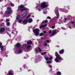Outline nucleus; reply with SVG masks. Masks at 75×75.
<instances>
[{
	"instance_id": "obj_1",
	"label": "nucleus",
	"mask_w": 75,
	"mask_h": 75,
	"mask_svg": "<svg viewBox=\"0 0 75 75\" xmlns=\"http://www.w3.org/2000/svg\"><path fill=\"white\" fill-rule=\"evenodd\" d=\"M20 10V11H23L24 10H27V8H25V7L23 6V5H21L18 7V8H19Z\"/></svg>"
},
{
	"instance_id": "obj_2",
	"label": "nucleus",
	"mask_w": 75,
	"mask_h": 75,
	"mask_svg": "<svg viewBox=\"0 0 75 75\" xmlns=\"http://www.w3.org/2000/svg\"><path fill=\"white\" fill-rule=\"evenodd\" d=\"M39 30L38 29H36L33 30L34 33H35L36 36H37L39 34V32H38Z\"/></svg>"
},
{
	"instance_id": "obj_3",
	"label": "nucleus",
	"mask_w": 75,
	"mask_h": 75,
	"mask_svg": "<svg viewBox=\"0 0 75 75\" xmlns=\"http://www.w3.org/2000/svg\"><path fill=\"white\" fill-rule=\"evenodd\" d=\"M41 7L42 8H45L47 7V5H46V3H43L41 5Z\"/></svg>"
},
{
	"instance_id": "obj_4",
	"label": "nucleus",
	"mask_w": 75,
	"mask_h": 75,
	"mask_svg": "<svg viewBox=\"0 0 75 75\" xmlns=\"http://www.w3.org/2000/svg\"><path fill=\"white\" fill-rule=\"evenodd\" d=\"M6 12L7 14H10V13H11L13 12L10 8H8Z\"/></svg>"
},
{
	"instance_id": "obj_5",
	"label": "nucleus",
	"mask_w": 75,
	"mask_h": 75,
	"mask_svg": "<svg viewBox=\"0 0 75 75\" xmlns=\"http://www.w3.org/2000/svg\"><path fill=\"white\" fill-rule=\"evenodd\" d=\"M61 59V57H57L55 59V61L56 62H59V60Z\"/></svg>"
},
{
	"instance_id": "obj_6",
	"label": "nucleus",
	"mask_w": 75,
	"mask_h": 75,
	"mask_svg": "<svg viewBox=\"0 0 75 75\" xmlns=\"http://www.w3.org/2000/svg\"><path fill=\"white\" fill-rule=\"evenodd\" d=\"M5 31V28H2L0 29V33H2Z\"/></svg>"
},
{
	"instance_id": "obj_7",
	"label": "nucleus",
	"mask_w": 75,
	"mask_h": 75,
	"mask_svg": "<svg viewBox=\"0 0 75 75\" xmlns=\"http://www.w3.org/2000/svg\"><path fill=\"white\" fill-rule=\"evenodd\" d=\"M13 72V71H12V70H10L9 71L8 74L9 75H13V74L12 73Z\"/></svg>"
},
{
	"instance_id": "obj_8",
	"label": "nucleus",
	"mask_w": 75,
	"mask_h": 75,
	"mask_svg": "<svg viewBox=\"0 0 75 75\" xmlns=\"http://www.w3.org/2000/svg\"><path fill=\"white\" fill-rule=\"evenodd\" d=\"M27 22H28V20L25 19L23 20V23L25 24H27Z\"/></svg>"
},
{
	"instance_id": "obj_9",
	"label": "nucleus",
	"mask_w": 75,
	"mask_h": 75,
	"mask_svg": "<svg viewBox=\"0 0 75 75\" xmlns=\"http://www.w3.org/2000/svg\"><path fill=\"white\" fill-rule=\"evenodd\" d=\"M2 45V43L0 42V47H1V50H3V46H1Z\"/></svg>"
},
{
	"instance_id": "obj_10",
	"label": "nucleus",
	"mask_w": 75,
	"mask_h": 75,
	"mask_svg": "<svg viewBox=\"0 0 75 75\" xmlns=\"http://www.w3.org/2000/svg\"><path fill=\"white\" fill-rule=\"evenodd\" d=\"M47 24H45L44 26V25H42L41 26H40V28H44V27H47Z\"/></svg>"
},
{
	"instance_id": "obj_11",
	"label": "nucleus",
	"mask_w": 75,
	"mask_h": 75,
	"mask_svg": "<svg viewBox=\"0 0 75 75\" xmlns=\"http://www.w3.org/2000/svg\"><path fill=\"white\" fill-rule=\"evenodd\" d=\"M64 50H62L60 51H59V53L60 54H62L64 53Z\"/></svg>"
},
{
	"instance_id": "obj_12",
	"label": "nucleus",
	"mask_w": 75,
	"mask_h": 75,
	"mask_svg": "<svg viewBox=\"0 0 75 75\" xmlns=\"http://www.w3.org/2000/svg\"><path fill=\"white\" fill-rule=\"evenodd\" d=\"M21 46V45L19 43H18L16 45V46L17 47H20Z\"/></svg>"
},
{
	"instance_id": "obj_13",
	"label": "nucleus",
	"mask_w": 75,
	"mask_h": 75,
	"mask_svg": "<svg viewBox=\"0 0 75 75\" xmlns=\"http://www.w3.org/2000/svg\"><path fill=\"white\" fill-rule=\"evenodd\" d=\"M32 21L33 20L32 19V18L29 19L28 21V23H31Z\"/></svg>"
},
{
	"instance_id": "obj_14",
	"label": "nucleus",
	"mask_w": 75,
	"mask_h": 75,
	"mask_svg": "<svg viewBox=\"0 0 75 75\" xmlns=\"http://www.w3.org/2000/svg\"><path fill=\"white\" fill-rule=\"evenodd\" d=\"M56 33V31L55 30H53V31L52 34V36H53Z\"/></svg>"
},
{
	"instance_id": "obj_15",
	"label": "nucleus",
	"mask_w": 75,
	"mask_h": 75,
	"mask_svg": "<svg viewBox=\"0 0 75 75\" xmlns=\"http://www.w3.org/2000/svg\"><path fill=\"white\" fill-rule=\"evenodd\" d=\"M45 58L46 61H48V59H49V58L47 57H45Z\"/></svg>"
},
{
	"instance_id": "obj_16",
	"label": "nucleus",
	"mask_w": 75,
	"mask_h": 75,
	"mask_svg": "<svg viewBox=\"0 0 75 75\" xmlns=\"http://www.w3.org/2000/svg\"><path fill=\"white\" fill-rule=\"evenodd\" d=\"M55 55L56 57H59V55H58V53H57V52H55Z\"/></svg>"
},
{
	"instance_id": "obj_17",
	"label": "nucleus",
	"mask_w": 75,
	"mask_h": 75,
	"mask_svg": "<svg viewBox=\"0 0 75 75\" xmlns=\"http://www.w3.org/2000/svg\"><path fill=\"white\" fill-rule=\"evenodd\" d=\"M32 43V42H31V41H29L28 42H27V44H31Z\"/></svg>"
},
{
	"instance_id": "obj_18",
	"label": "nucleus",
	"mask_w": 75,
	"mask_h": 75,
	"mask_svg": "<svg viewBox=\"0 0 75 75\" xmlns=\"http://www.w3.org/2000/svg\"><path fill=\"white\" fill-rule=\"evenodd\" d=\"M61 72H60L58 71L57 72V75H61Z\"/></svg>"
},
{
	"instance_id": "obj_19",
	"label": "nucleus",
	"mask_w": 75,
	"mask_h": 75,
	"mask_svg": "<svg viewBox=\"0 0 75 75\" xmlns=\"http://www.w3.org/2000/svg\"><path fill=\"white\" fill-rule=\"evenodd\" d=\"M23 16V17H25L27 16V13H24Z\"/></svg>"
},
{
	"instance_id": "obj_20",
	"label": "nucleus",
	"mask_w": 75,
	"mask_h": 75,
	"mask_svg": "<svg viewBox=\"0 0 75 75\" xmlns=\"http://www.w3.org/2000/svg\"><path fill=\"white\" fill-rule=\"evenodd\" d=\"M30 47H31V46L30 45H28L27 47V50H28L29 49H30Z\"/></svg>"
},
{
	"instance_id": "obj_21",
	"label": "nucleus",
	"mask_w": 75,
	"mask_h": 75,
	"mask_svg": "<svg viewBox=\"0 0 75 75\" xmlns=\"http://www.w3.org/2000/svg\"><path fill=\"white\" fill-rule=\"evenodd\" d=\"M20 16H18L16 17V20H19L20 18Z\"/></svg>"
},
{
	"instance_id": "obj_22",
	"label": "nucleus",
	"mask_w": 75,
	"mask_h": 75,
	"mask_svg": "<svg viewBox=\"0 0 75 75\" xmlns=\"http://www.w3.org/2000/svg\"><path fill=\"white\" fill-rule=\"evenodd\" d=\"M38 48L39 52H41L42 50H41V49L40 47H38Z\"/></svg>"
},
{
	"instance_id": "obj_23",
	"label": "nucleus",
	"mask_w": 75,
	"mask_h": 75,
	"mask_svg": "<svg viewBox=\"0 0 75 75\" xmlns=\"http://www.w3.org/2000/svg\"><path fill=\"white\" fill-rule=\"evenodd\" d=\"M46 63L47 64H50V63H51V61H47L46 62Z\"/></svg>"
},
{
	"instance_id": "obj_24",
	"label": "nucleus",
	"mask_w": 75,
	"mask_h": 75,
	"mask_svg": "<svg viewBox=\"0 0 75 75\" xmlns=\"http://www.w3.org/2000/svg\"><path fill=\"white\" fill-rule=\"evenodd\" d=\"M46 52H44L43 53H41V54L42 55H44V54H46Z\"/></svg>"
},
{
	"instance_id": "obj_25",
	"label": "nucleus",
	"mask_w": 75,
	"mask_h": 75,
	"mask_svg": "<svg viewBox=\"0 0 75 75\" xmlns=\"http://www.w3.org/2000/svg\"><path fill=\"white\" fill-rule=\"evenodd\" d=\"M18 22L21 23L22 22V20L21 19H20L18 21Z\"/></svg>"
},
{
	"instance_id": "obj_26",
	"label": "nucleus",
	"mask_w": 75,
	"mask_h": 75,
	"mask_svg": "<svg viewBox=\"0 0 75 75\" xmlns=\"http://www.w3.org/2000/svg\"><path fill=\"white\" fill-rule=\"evenodd\" d=\"M6 25H7L8 26H9V25H10V23L8 22L7 23Z\"/></svg>"
},
{
	"instance_id": "obj_27",
	"label": "nucleus",
	"mask_w": 75,
	"mask_h": 75,
	"mask_svg": "<svg viewBox=\"0 0 75 75\" xmlns=\"http://www.w3.org/2000/svg\"><path fill=\"white\" fill-rule=\"evenodd\" d=\"M44 34H43V33H41L40 35V36H42V35H43Z\"/></svg>"
},
{
	"instance_id": "obj_28",
	"label": "nucleus",
	"mask_w": 75,
	"mask_h": 75,
	"mask_svg": "<svg viewBox=\"0 0 75 75\" xmlns=\"http://www.w3.org/2000/svg\"><path fill=\"white\" fill-rule=\"evenodd\" d=\"M22 52V50H20L18 51V53H21V52Z\"/></svg>"
},
{
	"instance_id": "obj_29",
	"label": "nucleus",
	"mask_w": 75,
	"mask_h": 75,
	"mask_svg": "<svg viewBox=\"0 0 75 75\" xmlns=\"http://www.w3.org/2000/svg\"><path fill=\"white\" fill-rule=\"evenodd\" d=\"M11 6H14V5L13 4L11 3Z\"/></svg>"
},
{
	"instance_id": "obj_30",
	"label": "nucleus",
	"mask_w": 75,
	"mask_h": 75,
	"mask_svg": "<svg viewBox=\"0 0 75 75\" xmlns=\"http://www.w3.org/2000/svg\"><path fill=\"white\" fill-rule=\"evenodd\" d=\"M55 27V26H53L51 27V28L52 29L54 28Z\"/></svg>"
},
{
	"instance_id": "obj_31",
	"label": "nucleus",
	"mask_w": 75,
	"mask_h": 75,
	"mask_svg": "<svg viewBox=\"0 0 75 75\" xmlns=\"http://www.w3.org/2000/svg\"><path fill=\"white\" fill-rule=\"evenodd\" d=\"M50 60L52 59V57H51L49 58Z\"/></svg>"
},
{
	"instance_id": "obj_32",
	"label": "nucleus",
	"mask_w": 75,
	"mask_h": 75,
	"mask_svg": "<svg viewBox=\"0 0 75 75\" xmlns=\"http://www.w3.org/2000/svg\"><path fill=\"white\" fill-rule=\"evenodd\" d=\"M30 17V15H28V16L26 17V18H28V17Z\"/></svg>"
},
{
	"instance_id": "obj_33",
	"label": "nucleus",
	"mask_w": 75,
	"mask_h": 75,
	"mask_svg": "<svg viewBox=\"0 0 75 75\" xmlns=\"http://www.w3.org/2000/svg\"><path fill=\"white\" fill-rule=\"evenodd\" d=\"M6 21L8 22V21H10V20L8 19H6Z\"/></svg>"
},
{
	"instance_id": "obj_34",
	"label": "nucleus",
	"mask_w": 75,
	"mask_h": 75,
	"mask_svg": "<svg viewBox=\"0 0 75 75\" xmlns=\"http://www.w3.org/2000/svg\"><path fill=\"white\" fill-rule=\"evenodd\" d=\"M44 45H45V46H47V43H45L44 44Z\"/></svg>"
},
{
	"instance_id": "obj_35",
	"label": "nucleus",
	"mask_w": 75,
	"mask_h": 75,
	"mask_svg": "<svg viewBox=\"0 0 75 75\" xmlns=\"http://www.w3.org/2000/svg\"><path fill=\"white\" fill-rule=\"evenodd\" d=\"M47 18H48V19H51V17L49 16H47Z\"/></svg>"
},
{
	"instance_id": "obj_36",
	"label": "nucleus",
	"mask_w": 75,
	"mask_h": 75,
	"mask_svg": "<svg viewBox=\"0 0 75 75\" xmlns=\"http://www.w3.org/2000/svg\"><path fill=\"white\" fill-rule=\"evenodd\" d=\"M46 41H47V43H49V42H50V41L48 40H47Z\"/></svg>"
},
{
	"instance_id": "obj_37",
	"label": "nucleus",
	"mask_w": 75,
	"mask_h": 75,
	"mask_svg": "<svg viewBox=\"0 0 75 75\" xmlns=\"http://www.w3.org/2000/svg\"><path fill=\"white\" fill-rule=\"evenodd\" d=\"M52 32V31H51V30H50L49 31V33L50 34V33H51V32Z\"/></svg>"
},
{
	"instance_id": "obj_38",
	"label": "nucleus",
	"mask_w": 75,
	"mask_h": 75,
	"mask_svg": "<svg viewBox=\"0 0 75 75\" xmlns=\"http://www.w3.org/2000/svg\"><path fill=\"white\" fill-rule=\"evenodd\" d=\"M48 22V21L45 20V23H47Z\"/></svg>"
},
{
	"instance_id": "obj_39",
	"label": "nucleus",
	"mask_w": 75,
	"mask_h": 75,
	"mask_svg": "<svg viewBox=\"0 0 75 75\" xmlns=\"http://www.w3.org/2000/svg\"><path fill=\"white\" fill-rule=\"evenodd\" d=\"M49 67L50 68H52V66L51 65H49Z\"/></svg>"
},
{
	"instance_id": "obj_40",
	"label": "nucleus",
	"mask_w": 75,
	"mask_h": 75,
	"mask_svg": "<svg viewBox=\"0 0 75 75\" xmlns=\"http://www.w3.org/2000/svg\"><path fill=\"white\" fill-rule=\"evenodd\" d=\"M35 51L37 52H38V50H37V49H36L35 50Z\"/></svg>"
},
{
	"instance_id": "obj_41",
	"label": "nucleus",
	"mask_w": 75,
	"mask_h": 75,
	"mask_svg": "<svg viewBox=\"0 0 75 75\" xmlns=\"http://www.w3.org/2000/svg\"><path fill=\"white\" fill-rule=\"evenodd\" d=\"M71 23H72V24H74V22H71Z\"/></svg>"
},
{
	"instance_id": "obj_42",
	"label": "nucleus",
	"mask_w": 75,
	"mask_h": 75,
	"mask_svg": "<svg viewBox=\"0 0 75 75\" xmlns=\"http://www.w3.org/2000/svg\"><path fill=\"white\" fill-rule=\"evenodd\" d=\"M43 33H46V31H44L43 32Z\"/></svg>"
},
{
	"instance_id": "obj_43",
	"label": "nucleus",
	"mask_w": 75,
	"mask_h": 75,
	"mask_svg": "<svg viewBox=\"0 0 75 75\" xmlns=\"http://www.w3.org/2000/svg\"><path fill=\"white\" fill-rule=\"evenodd\" d=\"M64 20H65V21L67 20V18H65Z\"/></svg>"
},
{
	"instance_id": "obj_44",
	"label": "nucleus",
	"mask_w": 75,
	"mask_h": 75,
	"mask_svg": "<svg viewBox=\"0 0 75 75\" xmlns=\"http://www.w3.org/2000/svg\"><path fill=\"white\" fill-rule=\"evenodd\" d=\"M43 42H44V43H45V42H46V41H45Z\"/></svg>"
},
{
	"instance_id": "obj_45",
	"label": "nucleus",
	"mask_w": 75,
	"mask_h": 75,
	"mask_svg": "<svg viewBox=\"0 0 75 75\" xmlns=\"http://www.w3.org/2000/svg\"><path fill=\"white\" fill-rule=\"evenodd\" d=\"M25 58H27V57H25Z\"/></svg>"
},
{
	"instance_id": "obj_46",
	"label": "nucleus",
	"mask_w": 75,
	"mask_h": 75,
	"mask_svg": "<svg viewBox=\"0 0 75 75\" xmlns=\"http://www.w3.org/2000/svg\"><path fill=\"white\" fill-rule=\"evenodd\" d=\"M69 28H71L70 27H69Z\"/></svg>"
},
{
	"instance_id": "obj_47",
	"label": "nucleus",
	"mask_w": 75,
	"mask_h": 75,
	"mask_svg": "<svg viewBox=\"0 0 75 75\" xmlns=\"http://www.w3.org/2000/svg\"><path fill=\"white\" fill-rule=\"evenodd\" d=\"M12 34H13L14 33V32H12Z\"/></svg>"
},
{
	"instance_id": "obj_48",
	"label": "nucleus",
	"mask_w": 75,
	"mask_h": 75,
	"mask_svg": "<svg viewBox=\"0 0 75 75\" xmlns=\"http://www.w3.org/2000/svg\"><path fill=\"white\" fill-rule=\"evenodd\" d=\"M44 23V22H42V23Z\"/></svg>"
},
{
	"instance_id": "obj_49",
	"label": "nucleus",
	"mask_w": 75,
	"mask_h": 75,
	"mask_svg": "<svg viewBox=\"0 0 75 75\" xmlns=\"http://www.w3.org/2000/svg\"><path fill=\"white\" fill-rule=\"evenodd\" d=\"M30 70H28V71H30Z\"/></svg>"
}]
</instances>
